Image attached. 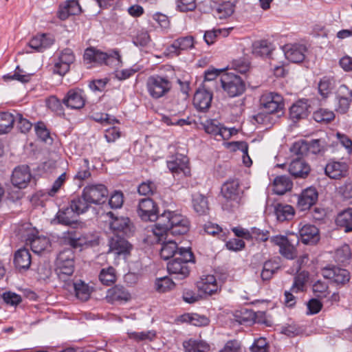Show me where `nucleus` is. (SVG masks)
<instances>
[{
    "label": "nucleus",
    "instance_id": "29",
    "mask_svg": "<svg viewBox=\"0 0 352 352\" xmlns=\"http://www.w3.org/2000/svg\"><path fill=\"white\" fill-rule=\"evenodd\" d=\"M288 170L294 177L305 178L309 173L310 167L302 159H296L291 162Z\"/></svg>",
    "mask_w": 352,
    "mask_h": 352
},
{
    "label": "nucleus",
    "instance_id": "51",
    "mask_svg": "<svg viewBox=\"0 0 352 352\" xmlns=\"http://www.w3.org/2000/svg\"><path fill=\"white\" fill-rule=\"evenodd\" d=\"M99 280L103 285H109L116 280V270L113 267H108L101 270Z\"/></svg>",
    "mask_w": 352,
    "mask_h": 352
},
{
    "label": "nucleus",
    "instance_id": "54",
    "mask_svg": "<svg viewBox=\"0 0 352 352\" xmlns=\"http://www.w3.org/2000/svg\"><path fill=\"white\" fill-rule=\"evenodd\" d=\"M14 123L17 129L22 133H28L32 128V123L21 113H16L14 116Z\"/></svg>",
    "mask_w": 352,
    "mask_h": 352
},
{
    "label": "nucleus",
    "instance_id": "25",
    "mask_svg": "<svg viewBox=\"0 0 352 352\" xmlns=\"http://www.w3.org/2000/svg\"><path fill=\"white\" fill-rule=\"evenodd\" d=\"M94 63L107 65H113L118 67L122 65L121 56L118 51H113L110 54H107L100 50H96Z\"/></svg>",
    "mask_w": 352,
    "mask_h": 352
},
{
    "label": "nucleus",
    "instance_id": "24",
    "mask_svg": "<svg viewBox=\"0 0 352 352\" xmlns=\"http://www.w3.org/2000/svg\"><path fill=\"white\" fill-rule=\"evenodd\" d=\"M212 94L205 88H199L194 95L193 104L200 110L204 111L210 107Z\"/></svg>",
    "mask_w": 352,
    "mask_h": 352
},
{
    "label": "nucleus",
    "instance_id": "5",
    "mask_svg": "<svg viewBox=\"0 0 352 352\" xmlns=\"http://www.w3.org/2000/svg\"><path fill=\"white\" fill-rule=\"evenodd\" d=\"M220 81L223 92L230 98L239 96L245 91V82L233 72L222 73Z\"/></svg>",
    "mask_w": 352,
    "mask_h": 352
},
{
    "label": "nucleus",
    "instance_id": "34",
    "mask_svg": "<svg viewBox=\"0 0 352 352\" xmlns=\"http://www.w3.org/2000/svg\"><path fill=\"white\" fill-rule=\"evenodd\" d=\"M14 263L19 269H28L31 265V254L26 248L18 250L14 254Z\"/></svg>",
    "mask_w": 352,
    "mask_h": 352
},
{
    "label": "nucleus",
    "instance_id": "39",
    "mask_svg": "<svg viewBox=\"0 0 352 352\" xmlns=\"http://www.w3.org/2000/svg\"><path fill=\"white\" fill-rule=\"evenodd\" d=\"M309 280V273L305 271L299 272L294 278L293 284L290 288L292 293L302 292L306 289V284Z\"/></svg>",
    "mask_w": 352,
    "mask_h": 352
},
{
    "label": "nucleus",
    "instance_id": "64",
    "mask_svg": "<svg viewBox=\"0 0 352 352\" xmlns=\"http://www.w3.org/2000/svg\"><path fill=\"white\" fill-rule=\"evenodd\" d=\"M124 202L123 194L120 191H115L109 199V204L111 208H120Z\"/></svg>",
    "mask_w": 352,
    "mask_h": 352
},
{
    "label": "nucleus",
    "instance_id": "50",
    "mask_svg": "<svg viewBox=\"0 0 352 352\" xmlns=\"http://www.w3.org/2000/svg\"><path fill=\"white\" fill-rule=\"evenodd\" d=\"M128 336L130 339L136 342L152 341L156 336V333L153 330L146 331H130L128 332Z\"/></svg>",
    "mask_w": 352,
    "mask_h": 352
},
{
    "label": "nucleus",
    "instance_id": "60",
    "mask_svg": "<svg viewBox=\"0 0 352 352\" xmlns=\"http://www.w3.org/2000/svg\"><path fill=\"white\" fill-rule=\"evenodd\" d=\"M333 111L327 109H320L314 113V118L317 122H329L334 118Z\"/></svg>",
    "mask_w": 352,
    "mask_h": 352
},
{
    "label": "nucleus",
    "instance_id": "45",
    "mask_svg": "<svg viewBox=\"0 0 352 352\" xmlns=\"http://www.w3.org/2000/svg\"><path fill=\"white\" fill-rule=\"evenodd\" d=\"M30 247L32 250L36 254L47 250L50 247V241L46 236H36L30 241Z\"/></svg>",
    "mask_w": 352,
    "mask_h": 352
},
{
    "label": "nucleus",
    "instance_id": "7",
    "mask_svg": "<svg viewBox=\"0 0 352 352\" xmlns=\"http://www.w3.org/2000/svg\"><path fill=\"white\" fill-rule=\"evenodd\" d=\"M294 241L292 238L284 235H276L270 237V241L279 247V253L285 258L292 260L297 256L296 245L299 242L298 236Z\"/></svg>",
    "mask_w": 352,
    "mask_h": 352
},
{
    "label": "nucleus",
    "instance_id": "30",
    "mask_svg": "<svg viewBox=\"0 0 352 352\" xmlns=\"http://www.w3.org/2000/svg\"><path fill=\"white\" fill-rule=\"evenodd\" d=\"M106 298L109 302L112 303L115 302H122L128 301L131 295L124 287L116 285L108 289Z\"/></svg>",
    "mask_w": 352,
    "mask_h": 352
},
{
    "label": "nucleus",
    "instance_id": "42",
    "mask_svg": "<svg viewBox=\"0 0 352 352\" xmlns=\"http://www.w3.org/2000/svg\"><path fill=\"white\" fill-rule=\"evenodd\" d=\"M68 287L74 289L76 296L81 300H87L90 296L89 288L87 285L82 281L78 283L68 282L65 283Z\"/></svg>",
    "mask_w": 352,
    "mask_h": 352
},
{
    "label": "nucleus",
    "instance_id": "57",
    "mask_svg": "<svg viewBox=\"0 0 352 352\" xmlns=\"http://www.w3.org/2000/svg\"><path fill=\"white\" fill-rule=\"evenodd\" d=\"M35 132L38 138L41 139V141L45 142H52V138H50V131L47 129L45 124L43 122H37L34 126Z\"/></svg>",
    "mask_w": 352,
    "mask_h": 352
},
{
    "label": "nucleus",
    "instance_id": "19",
    "mask_svg": "<svg viewBox=\"0 0 352 352\" xmlns=\"http://www.w3.org/2000/svg\"><path fill=\"white\" fill-rule=\"evenodd\" d=\"M188 162V160L186 156L182 154H176L167 161V167L174 175L183 173L184 175H187L190 173Z\"/></svg>",
    "mask_w": 352,
    "mask_h": 352
},
{
    "label": "nucleus",
    "instance_id": "62",
    "mask_svg": "<svg viewBox=\"0 0 352 352\" xmlns=\"http://www.w3.org/2000/svg\"><path fill=\"white\" fill-rule=\"evenodd\" d=\"M67 179L66 173H63L53 183L52 186L48 190V195L51 197L55 196L61 187L65 184Z\"/></svg>",
    "mask_w": 352,
    "mask_h": 352
},
{
    "label": "nucleus",
    "instance_id": "17",
    "mask_svg": "<svg viewBox=\"0 0 352 352\" xmlns=\"http://www.w3.org/2000/svg\"><path fill=\"white\" fill-rule=\"evenodd\" d=\"M85 95L80 89H72L68 91L63 99V104L67 108L80 109L85 106Z\"/></svg>",
    "mask_w": 352,
    "mask_h": 352
},
{
    "label": "nucleus",
    "instance_id": "48",
    "mask_svg": "<svg viewBox=\"0 0 352 352\" xmlns=\"http://www.w3.org/2000/svg\"><path fill=\"white\" fill-rule=\"evenodd\" d=\"M335 87V80L333 78L324 76L318 83V91L320 94L324 98H327L331 94Z\"/></svg>",
    "mask_w": 352,
    "mask_h": 352
},
{
    "label": "nucleus",
    "instance_id": "3",
    "mask_svg": "<svg viewBox=\"0 0 352 352\" xmlns=\"http://www.w3.org/2000/svg\"><path fill=\"white\" fill-rule=\"evenodd\" d=\"M173 82L167 76L153 74L148 77L146 88L149 96L158 100L166 96L172 89Z\"/></svg>",
    "mask_w": 352,
    "mask_h": 352
},
{
    "label": "nucleus",
    "instance_id": "12",
    "mask_svg": "<svg viewBox=\"0 0 352 352\" xmlns=\"http://www.w3.org/2000/svg\"><path fill=\"white\" fill-rule=\"evenodd\" d=\"M138 215L144 221H158L157 209L154 201L149 198L142 199L137 210Z\"/></svg>",
    "mask_w": 352,
    "mask_h": 352
},
{
    "label": "nucleus",
    "instance_id": "61",
    "mask_svg": "<svg viewBox=\"0 0 352 352\" xmlns=\"http://www.w3.org/2000/svg\"><path fill=\"white\" fill-rule=\"evenodd\" d=\"M234 12V5L228 1L220 4L217 8L219 18L225 19L230 16Z\"/></svg>",
    "mask_w": 352,
    "mask_h": 352
},
{
    "label": "nucleus",
    "instance_id": "9",
    "mask_svg": "<svg viewBox=\"0 0 352 352\" xmlns=\"http://www.w3.org/2000/svg\"><path fill=\"white\" fill-rule=\"evenodd\" d=\"M76 57L71 49L65 48L56 54L54 58L53 72L60 76L65 75L75 61Z\"/></svg>",
    "mask_w": 352,
    "mask_h": 352
},
{
    "label": "nucleus",
    "instance_id": "41",
    "mask_svg": "<svg viewBox=\"0 0 352 352\" xmlns=\"http://www.w3.org/2000/svg\"><path fill=\"white\" fill-rule=\"evenodd\" d=\"M312 291L318 298H327L331 294L327 279L318 280L312 285Z\"/></svg>",
    "mask_w": 352,
    "mask_h": 352
},
{
    "label": "nucleus",
    "instance_id": "38",
    "mask_svg": "<svg viewBox=\"0 0 352 352\" xmlns=\"http://www.w3.org/2000/svg\"><path fill=\"white\" fill-rule=\"evenodd\" d=\"M292 188V182L285 175L276 177L274 180V191L277 195H283Z\"/></svg>",
    "mask_w": 352,
    "mask_h": 352
},
{
    "label": "nucleus",
    "instance_id": "13",
    "mask_svg": "<svg viewBox=\"0 0 352 352\" xmlns=\"http://www.w3.org/2000/svg\"><path fill=\"white\" fill-rule=\"evenodd\" d=\"M283 50L285 58L289 61L299 63L305 58L307 47L300 43H288L283 46Z\"/></svg>",
    "mask_w": 352,
    "mask_h": 352
},
{
    "label": "nucleus",
    "instance_id": "31",
    "mask_svg": "<svg viewBox=\"0 0 352 352\" xmlns=\"http://www.w3.org/2000/svg\"><path fill=\"white\" fill-rule=\"evenodd\" d=\"M198 289L206 294L212 295L219 289L216 278L213 275H207L201 278L197 283Z\"/></svg>",
    "mask_w": 352,
    "mask_h": 352
},
{
    "label": "nucleus",
    "instance_id": "15",
    "mask_svg": "<svg viewBox=\"0 0 352 352\" xmlns=\"http://www.w3.org/2000/svg\"><path fill=\"white\" fill-rule=\"evenodd\" d=\"M107 216L109 218V226L113 231V234L126 236L131 234V223L128 217H117L111 212H107Z\"/></svg>",
    "mask_w": 352,
    "mask_h": 352
},
{
    "label": "nucleus",
    "instance_id": "33",
    "mask_svg": "<svg viewBox=\"0 0 352 352\" xmlns=\"http://www.w3.org/2000/svg\"><path fill=\"white\" fill-rule=\"evenodd\" d=\"M77 215L78 214L69 205V206L59 210L56 214V218L59 223L69 226L77 221Z\"/></svg>",
    "mask_w": 352,
    "mask_h": 352
},
{
    "label": "nucleus",
    "instance_id": "1",
    "mask_svg": "<svg viewBox=\"0 0 352 352\" xmlns=\"http://www.w3.org/2000/svg\"><path fill=\"white\" fill-rule=\"evenodd\" d=\"M190 229L188 219L175 211H164L158 218V222L153 230L154 235L159 241H162L164 235H183Z\"/></svg>",
    "mask_w": 352,
    "mask_h": 352
},
{
    "label": "nucleus",
    "instance_id": "32",
    "mask_svg": "<svg viewBox=\"0 0 352 352\" xmlns=\"http://www.w3.org/2000/svg\"><path fill=\"white\" fill-rule=\"evenodd\" d=\"M336 223L345 232H352V208L339 212L336 219Z\"/></svg>",
    "mask_w": 352,
    "mask_h": 352
},
{
    "label": "nucleus",
    "instance_id": "20",
    "mask_svg": "<svg viewBox=\"0 0 352 352\" xmlns=\"http://www.w3.org/2000/svg\"><path fill=\"white\" fill-rule=\"evenodd\" d=\"M124 235L113 234L109 241V249L108 252H112L115 254H124L129 252L131 245L124 238Z\"/></svg>",
    "mask_w": 352,
    "mask_h": 352
},
{
    "label": "nucleus",
    "instance_id": "6",
    "mask_svg": "<svg viewBox=\"0 0 352 352\" xmlns=\"http://www.w3.org/2000/svg\"><path fill=\"white\" fill-rule=\"evenodd\" d=\"M74 253L70 248L59 252L56 261V272L58 278L64 282L72 276L74 271Z\"/></svg>",
    "mask_w": 352,
    "mask_h": 352
},
{
    "label": "nucleus",
    "instance_id": "52",
    "mask_svg": "<svg viewBox=\"0 0 352 352\" xmlns=\"http://www.w3.org/2000/svg\"><path fill=\"white\" fill-rule=\"evenodd\" d=\"M291 153L296 156H304L309 153V144L306 140L295 142L289 149Z\"/></svg>",
    "mask_w": 352,
    "mask_h": 352
},
{
    "label": "nucleus",
    "instance_id": "36",
    "mask_svg": "<svg viewBox=\"0 0 352 352\" xmlns=\"http://www.w3.org/2000/svg\"><path fill=\"white\" fill-rule=\"evenodd\" d=\"M186 352H208L210 345L201 340L190 339L183 343Z\"/></svg>",
    "mask_w": 352,
    "mask_h": 352
},
{
    "label": "nucleus",
    "instance_id": "28",
    "mask_svg": "<svg viewBox=\"0 0 352 352\" xmlns=\"http://www.w3.org/2000/svg\"><path fill=\"white\" fill-rule=\"evenodd\" d=\"M194 47V38L192 36H187L180 37L173 41L168 47L170 54L178 56L182 51L192 49Z\"/></svg>",
    "mask_w": 352,
    "mask_h": 352
},
{
    "label": "nucleus",
    "instance_id": "63",
    "mask_svg": "<svg viewBox=\"0 0 352 352\" xmlns=\"http://www.w3.org/2000/svg\"><path fill=\"white\" fill-rule=\"evenodd\" d=\"M250 239H255L258 241H266L270 237L268 231L261 230L257 228H252L249 230Z\"/></svg>",
    "mask_w": 352,
    "mask_h": 352
},
{
    "label": "nucleus",
    "instance_id": "44",
    "mask_svg": "<svg viewBox=\"0 0 352 352\" xmlns=\"http://www.w3.org/2000/svg\"><path fill=\"white\" fill-rule=\"evenodd\" d=\"M182 320L196 327L207 326L210 322L209 318L206 316L195 313L184 314L182 316Z\"/></svg>",
    "mask_w": 352,
    "mask_h": 352
},
{
    "label": "nucleus",
    "instance_id": "8",
    "mask_svg": "<svg viewBox=\"0 0 352 352\" xmlns=\"http://www.w3.org/2000/svg\"><path fill=\"white\" fill-rule=\"evenodd\" d=\"M84 197L91 204L100 205L107 200L109 192L107 187L101 184H90L82 190Z\"/></svg>",
    "mask_w": 352,
    "mask_h": 352
},
{
    "label": "nucleus",
    "instance_id": "11",
    "mask_svg": "<svg viewBox=\"0 0 352 352\" xmlns=\"http://www.w3.org/2000/svg\"><path fill=\"white\" fill-rule=\"evenodd\" d=\"M201 124L205 131L208 134L214 135L217 140H220L221 139L228 140L232 135L231 130L222 126L220 122L217 120H206Z\"/></svg>",
    "mask_w": 352,
    "mask_h": 352
},
{
    "label": "nucleus",
    "instance_id": "37",
    "mask_svg": "<svg viewBox=\"0 0 352 352\" xmlns=\"http://www.w3.org/2000/svg\"><path fill=\"white\" fill-rule=\"evenodd\" d=\"M272 44L267 40L256 41L252 44V54L257 56H268L273 50Z\"/></svg>",
    "mask_w": 352,
    "mask_h": 352
},
{
    "label": "nucleus",
    "instance_id": "49",
    "mask_svg": "<svg viewBox=\"0 0 352 352\" xmlns=\"http://www.w3.org/2000/svg\"><path fill=\"white\" fill-rule=\"evenodd\" d=\"M232 28H223L206 31L204 36V40L208 45L213 44L218 37L228 36Z\"/></svg>",
    "mask_w": 352,
    "mask_h": 352
},
{
    "label": "nucleus",
    "instance_id": "16",
    "mask_svg": "<svg viewBox=\"0 0 352 352\" xmlns=\"http://www.w3.org/2000/svg\"><path fill=\"white\" fill-rule=\"evenodd\" d=\"M299 240L306 245L316 244L320 239L319 230L314 225L309 223L298 225Z\"/></svg>",
    "mask_w": 352,
    "mask_h": 352
},
{
    "label": "nucleus",
    "instance_id": "27",
    "mask_svg": "<svg viewBox=\"0 0 352 352\" xmlns=\"http://www.w3.org/2000/svg\"><path fill=\"white\" fill-rule=\"evenodd\" d=\"M310 105L308 100L301 99L294 103L289 109V116L292 120H298L306 118L310 112Z\"/></svg>",
    "mask_w": 352,
    "mask_h": 352
},
{
    "label": "nucleus",
    "instance_id": "21",
    "mask_svg": "<svg viewBox=\"0 0 352 352\" xmlns=\"http://www.w3.org/2000/svg\"><path fill=\"white\" fill-rule=\"evenodd\" d=\"M347 172L348 166L344 162L331 161L328 162L324 168L325 175L333 179L346 177Z\"/></svg>",
    "mask_w": 352,
    "mask_h": 352
},
{
    "label": "nucleus",
    "instance_id": "35",
    "mask_svg": "<svg viewBox=\"0 0 352 352\" xmlns=\"http://www.w3.org/2000/svg\"><path fill=\"white\" fill-rule=\"evenodd\" d=\"M274 212L279 221L291 220L295 214L294 208L287 204H277L274 207Z\"/></svg>",
    "mask_w": 352,
    "mask_h": 352
},
{
    "label": "nucleus",
    "instance_id": "14",
    "mask_svg": "<svg viewBox=\"0 0 352 352\" xmlns=\"http://www.w3.org/2000/svg\"><path fill=\"white\" fill-rule=\"evenodd\" d=\"M32 179V174L29 166H19L16 167L11 175L12 185L19 189L26 188Z\"/></svg>",
    "mask_w": 352,
    "mask_h": 352
},
{
    "label": "nucleus",
    "instance_id": "46",
    "mask_svg": "<svg viewBox=\"0 0 352 352\" xmlns=\"http://www.w3.org/2000/svg\"><path fill=\"white\" fill-rule=\"evenodd\" d=\"M14 116L9 112L0 113V135L9 133L13 128Z\"/></svg>",
    "mask_w": 352,
    "mask_h": 352
},
{
    "label": "nucleus",
    "instance_id": "47",
    "mask_svg": "<svg viewBox=\"0 0 352 352\" xmlns=\"http://www.w3.org/2000/svg\"><path fill=\"white\" fill-rule=\"evenodd\" d=\"M91 204V202H89L87 199L84 197L83 192H82L80 197L74 198L70 202V206L78 214L87 212Z\"/></svg>",
    "mask_w": 352,
    "mask_h": 352
},
{
    "label": "nucleus",
    "instance_id": "26",
    "mask_svg": "<svg viewBox=\"0 0 352 352\" xmlns=\"http://www.w3.org/2000/svg\"><path fill=\"white\" fill-rule=\"evenodd\" d=\"M63 239L65 243L74 248L91 243V241L87 236L74 230L63 232Z\"/></svg>",
    "mask_w": 352,
    "mask_h": 352
},
{
    "label": "nucleus",
    "instance_id": "55",
    "mask_svg": "<svg viewBox=\"0 0 352 352\" xmlns=\"http://www.w3.org/2000/svg\"><path fill=\"white\" fill-rule=\"evenodd\" d=\"M155 289L158 292L164 293L168 292L175 287L173 280L168 276L157 278L155 280Z\"/></svg>",
    "mask_w": 352,
    "mask_h": 352
},
{
    "label": "nucleus",
    "instance_id": "2",
    "mask_svg": "<svg viewBox=\"0 0 352 352\" xmlns=\"http://www.w3.org/2000/svg\"><path fill=\"white\" fill-rule=\"evenodd\" d=\"M189 262H193L192 252L190 248H181L176 257L167 263L169 274L176 280L186 278L190 274Z\"/></svg>",
    "mask_w": 352,
    "mask_h": 352
},
{
    "label": "nucleus",
    "instance_id": "58",
    "mask_svg": "<svg viewBox=\"0 0 352 352\" xmlns=\"http://www.w3.org/2000/svg\"><path fill=\"white\" fill-rule=\"evenodd\" d=\"M89 165L88 160L83 159L81 160L80 167L74 176V179L80 181L88 179L91 176Z\"/></svg>",
    "mask_w": 352,
    "mask_h": 352
},
{
    "label": "nucleus",
    "instance_id": "59",
    "mask_svg": "<svg viewBox=\"0 0 352 352\" xmlns=\"http://www.w3.org/2000/svg\"><path fill=\"white\" fill-rule=\"evenodd\" d=\"M150 42V36L147 31L140 30L133 38V43L136 46L144 47Z\"/></svg>",
    "mask_w": 352,
    "mask_h": 352
},
{
    "label": "nucleus",
    "instance_id": "40",
    "mask_svg": "<svg viewBox=\"0 0 352 352\" xmlns=\"http://www.w3.org/2000/svg\"><path fill=\"white\" fill-rule=\"evenodd\" d=\"M180 249L177 248V244L174 241L168 240V241H164L162 243L160 256L164 260H168L171 257L174 258Z\"/></svg>",
    "mask_w": 352,
    "mask_h": 352
},
{
    "label": "nucleus",
    "instance_id": "4",
    "mask_svg": "<svg viewBox=\"0 0 352 352\" xmlns=\"http://www.w3.org/2000/svg\"><path fill=\"white\" fill-rule=\"evenodd\" d=\"M243 192L238 179L225 182L221 187V194L225 199L223 208L230 210L237 208L240 205Z\"/></svg>",
    "mask_w": 352,
    "mask_h": 352
},
{
    "label": "nucleus",
    "instance_id": "23",
    "mask_svg": "<svg viewBox=\"0 0 352 352\" xmlns=\"http://www.w3.org/2000/svg\"><path fill=\"white\" fill-rule=\"evenodd\" d=\"M318 192L314 188H307L300 195L298 206L301 210L309 209L318 200Z\"/></svg>",
    "mask_w": 352,
    "mask_h": 352
},
{
    "label": "nucleus",
    "instance_id": "53",
    "mask_svg": "<svg viewBox=\"0 0 352 352\" xmlns=\"http://www.w3.org/2000/svg\"><path fill=\"white\" fill-rule=\"evenodd\" d=\"M351 256V253L349 245L344 244L336 250L334 258L336 262L345 263L350 260Z\"/></svg>",
    "mask_w": 352,
    "mask_h": 352
},
{
    "label": "nucleus",
    "instance_id": "43",
    "mask_svg": "<svg viewBox=\"0 0 352 352\" xmlns=\"http://www.w3.org/2000/svg\"><path fill=\"white\" fill-rule=\"evenodd\" d=\"M192 207L195 211L199 215L206 214L208 210L207 198L201 194H195L192 199Z\"/></svg>",
    "mask_w": 352,
    "mask_h": 352
},
{
    "label": "nucleus",
    "instance_id": "22",
    "mask_svg": "<svg viewBox=\"0 0 352 352\" xmlns=\"http://www.w3.org/2000/svg\"><path fill=\"white\" fill-rule=\"evenodd\" d=\"M54 43V37L49 34H40L34 36L29 42V46L35 52H43Z\"/></svg>",
    "mask_w": 352,
    "mask_h": 352
},
{
    "label": "nucleus",
    "instance_id": "56",
    "mask_svg": "<svg viewBox=\"0 0 352 352\" xmlns=\"http://www.w3.org/2000/svg\"><path fill=\"white\" fill-rule=\"evenodd\" d=\"M22 71L20 69L19 66H17L13 74H8L3 76V79L6 82L11 80H18L21 82H27L30 81L31 76L30 74H21Z\"/></svg>",
    "mask_w": 352,
    "mask_h": 352
},
{
    "label": "nucleus",
    "instance_id": "10",
    "mask_svg": "<svg viewBox=\"0 0 352 352\" xmlns=\"http://www.w3.org/2000/svg\"><path fill=\"white\" fill-rule=\"evenodd\" d=\"M260 104L263 111L271 114L281 111L284 107L283 97L274 92L263 94L260 98Z\"/></svg>",
    "mask_w": 352,
    "mask_h": 352
},
{
    "label": "nucleus",
    "instance_id": "18",
    "mask_svg": "<svg viewBox=\"0 0 352 352\" xmlns=\"http://www.w3.org/2000/svg\"><path fill=\"white\" fill-rule=\"evenodd\" d=\"M322 276L325 279L331 280L338 284H345L350 279L349 272L346 270L336 266L324 267Z\"/></svg>",
    "mask_w": 352,
    "mask_h": 352
}]
</instances>
